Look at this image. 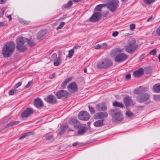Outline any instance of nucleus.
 I'll list each match as a JSON object with an SVG mask.
<instances>
[{
	"instance_id": "f257e3e1",
	"label": "nucleus",
	"mask_w": 160,
	"mask_h": 160,
	"mask_svg": "<svg viewBox=\"0 0 160 160\" xmlns=\"http://www.w3.org/2000/svg\"><path fill=\"white\" fill-rule=\"evenodd\" d=\"M147 90V88L144 87H139L138 88L134 89L133 92L138 95L136 97L137 100L140 103H145V104L149 103V102H147L150 98V96L148 93H145Z\"/></svg>"
},
{
	"instance_id": "f03ea898",
	"label": "nucleus",
	"mask_w": 160,
	"mask_h": 160,
	"mask_svg": "<svg viewBox=\"0 0 160 160\" xmlns=\"http://www.w3.org/2000/svg\"><path fill=\"white\" fill-rule=\"evenodd\" d=\"M15 44L13 42L7 43L3 47L2 53L4 58H8L14 52L15 48Z\"/></svg>"
},
{
	"instance_id": "7ed1b4c3",
	"label": "nucleus",
	"mask_w": 160,
	"mask_h": 160,
	"mask_svg": "<svg viewBox=\"0 0 160 160\" xmlns=\"http://www.w3.org/2000/svg\"><path fill=\"white\" fill-rule=\"evenodd\" d=\"M136 42V39L134 38L129 39L127 44L125 47L126 51L129 53H133L138 48V45Z\"/></svg>"
},
{
	"instance_id": "20e7f679",
	"label": "nucleus",
	"mask_w": 160,
	"mask_h": 160,
	"mask_svg": "<svg viewBox=\"0 0 160 160\" xmlns=\"http://www.w3.org/2000/svg\"><path fill=\"white\" fill-rule=\"evenodd\" d=\"M25 37H20L17 39L16 48L17 50L21 52H24L27 49L26 45H24L25 40Z\"/></svg>"
},
{
	"instance_id": "39448f33",
	"label": "nucleus",
	"mask_w": 160,
	"mask_h": 160,
	"mask_svg": "<svg viewBox=\"0 0 160 160\" xmlns=\"http://www.w3.org/2000/svg\"><path fill=\"white\" fill-rule=\"evenodd\" d=\"M109 113L112 118L116 120L121 121L123 120L121 111L118 109H112L109 111Z\"/></svg>"
},
{
	"instance_id": "423d86ee",
	"label": "nucleus",
	"mask_w": 160,
	"mask_h": 160,
	"mask_svg": "<svg viewBox=\"0 0 160 160\" xmlns=\"http://www.w3.org/2000/svg\"><path fill=\"white\" fill-rule=\"evenodd\" d=\"M112 63L111 60L105 59L98 62L97 67L100 69H106L112 66Z\"/></svg>"
},
{
	"instance_id": "0eeeda50",
	"label": "nucleus",
	"mask_w": 160,
	"mask_h": 160,
	"mask_svg": "<svg viewBox=\"0 0 160 160\" xmlns=\"http://www.w3.org/2000/svg\"><path fill=\"white\" fill-rule=\"evenodd\" d=\"M71 121H72V122H75L77 123V125H74V128L78 129L77 132L78 135H82L85 133L87 131V129L85 127L79 123L78 120L72 119Z\"/></svg>"
},
{
	"instance_id": "6e6552de",
	"label": "nucleus",
	"mask_w": 160,
	"mask_h": 160,
	"mask_svg": "<svg viewBox=\"0 0 160 160\" xmlns=\"http://www.w3.org/2000/svg\"><path fill=\"white\" fill-rule=\"evenodd\" d=\"M90 117V114L85 111L80 112L78 115V119L82 120L87 121L89 119Z\"/></svg>"
},
{
	"instance_id": "1a4fd4ad",
	"label": "nucleus",
	"mask_w": 160,
	"mask_h": 160,
	"mask_svg": "<svg viewBox=\"0 0 160 160\" xmlns=\"http://www.w3.org/2000/svg\"><path fill=\"white\" fill-rule=\"evenodd\" d=\"M67 88L71 93L76 92L78 90L77 84L74 82L70 83L67 86Z\"/></svg>"
},
{
	"instance_id": "9d476101",
	"label": "nucleus",
	"mask_w": 160,
	"mask_h": 160,
	"mask_svg": "<svg viewBox=\"0 0 160 160\" xmlns=\"http://www.w3.org/2000/svg\"><path fill=\"white\" fill-rule=\"evenodd\" d=\"M108 113L103 111L96 113L93 116V118L95 119H102L108 117Z\"/></svg>"
},
{
	"instance_id": "9b49d317",
	"label": "nucleus",
	"mask_w": 160,
	"mask_h": 160,
	"mask_svg": "<svg viewBox=\"0 0 160 160\" xmlns=\"http://www.w3.org/2000/svg\"><path fill=\"white\" fill-rule=\"evenodd\" d=\"M128 58L127 55L124 53H120L115 57V60L116 62H122L124 61Z\"/></svg>"
},
{
	"instance_id": "f8f14e48",
	"label": "nucleus",
	"mask_w": 160,
	"mask_h": 160,
	"mask_svg": "<svg viewBox=\"0 0 160 160\" xmlns=\"http://www.w3.org/2000/svg\"><path fill=\"white\" fill-rule=\"evenodd\" d=\"M108 7L112 12H114L117 7V3L116 0H112L108 2Z\"/></svg>"
},
{
	"instance_id": "ddd939ff",
	"label": "nucleus",
	"mask_w": 160,
	"mask_h": 160,
	"mask_svg": "<svg viewBox=\"0 0 160 160\" xmlns=\"http://www.w3.org/2000/svg\"><path fill=\"white\" fill-rule=\"evenodd\" d=\"M97 111H105L107 110V107L105 102H101L96 104L95 107Z\"/></svg>"
},
{
	"instance_id": "4468645a",
	"label": "nucleus",
	"mask_w": 160,
	"mask_h": 160,
	"mask_svg": "<svg viewBox=\"0 0 160 160\" xmlns=\"http://www.w3.org/2000/svg\"><path fill=\"white\" fill-rule=\"evenodd\" d=\"M68 94V92L64 90H61L58 91L56 92L55 95L58 99H61L62 98L67 97Z\"/></svg>"
},
{
	"instance_id": "2eb2a0df",
	"label": "nucleus",
	"mask_w": 160,
	"mask_h": 160,
	"mask_svg": "<svg viewBox=\"0 0 160 160\" xmlns=\"http://www.w3.org/2000/svg\"><path fill=\"white\" fill-rule=\"evenodd\" d=\"M33 113V111L32 108H27L22 112L21 116L23 118H26Z\"/></svg>"
},
{
	"instance_id": "dca6fc26",
	"label": "nucleus",
	"mask_w": 160,
	"mask_h": 160,
	"mask_svg": "<svg viewBox=\"0 0 160 160\" xmlns=\"http://www.w3.org/2000/svg\"><path fill=\"white\" fill-rule=\"evenodd\" d=\"M101 16V14L99 12H95L89 18V20L91 22H96L99 20V18Z\"/></svg>"
},
{
	"instance_id": "f3484780",
	"label": "nucleus",
	"mask_w": 160,
	"mask_h": 160,
	"mask_svg": "<svg viewBox=\"0 0 160 160\" xmlns=\"http://www.w3.org/2000/svg\"><path fill=\"white\" fill-rule=\"evenodd\" d=\"M45 100L51 104H55L57 102V100L55 97L53 95H48L46 98H44Z\"/></svg>"
},
{
	"instance_id": "a211bd4d",
	"label": "nucleus",
	"mask_w": 160,
	"mask_h": 160,
	"mask_svg": "<svg viewBox=\"0 0 160 160\" xmlns=\"http://www.w3.org/2000/svg\"><path fill=\"white\" fill-rule=\"evenodd\" d=\"M34 105L37 108L42 107L44 106L43 101L39 98H35L34 101Z\"/></svg>"
},
{
	"instance_id": "6ab92c4d",
	"label": "nucleus",
	"mask_w": 160,
	"mask_h": 160,
	"mask_svg": "<svg viewBox=\"0 0 160 160\" xmlns=\"http://www.w3.org/2000/svg\"><path fill=\"white\" fill-rule=\"evenodd\" d=\"M144 74V69L140 68L137 70H135L133 73V76L135 77H138L143 75Z\"/></svg>"
},
{
	"instance_id": "aec40b11",
	"label": "nucleus",
	"mask_w": 160,
	"mask_h": 160,
	"mask_svg": "<svg viewBox=\"0 0 160 160\" xmlns=\"http://www.w3.org/2000/svg\"><path fill=\"white\" fill-rule=\"evenodd\" d=\"M123 102L126 107H128L132 102L131 98L129 96L125 97L123 99Z\"/></svg>"
},
{
	"instance_id": "412c9836",
	"label": "nucleus",
	"mask_w": 160,
	"mask_h": 160,
	"mask_svg": "<svg viewBox=\"0 0 160 160\" xmlns=\"http://www.w3.org/2000/svg\"><path fill=\"white\" fill-rule=\"evenodd\" d=\"M104 119H100L95 121L93 123L94 126L96 127H100L103 125Z\"/></svg>"
},
{
	"instance_id": "4be33fe9",
	"label": "nucleus",
	"mask_w": 160,
	"mask_h": 160,
	"mask_svg": "<svg viewBox=\"0 0 160 160\" xmlns=\"http://www.w3.org/2000/svg\"><path fill=\"white\" fill-rule=\"evenodd\" d=\"M20 122V121H13L11 122H10L6 125L4 128L2 129V130H4L5 129V128L12 126H13L14 125H17L18 124V123Z\"/></svg>"
},
{
	"instance_id": "5701e85b",
	"label": "nucleus",
	"mask_w": 160,
	"mask_h": 160,
	"mask_svg": "<svg viewBox=\"0 0 160 160\" xmlns=\"http://www.w3.org/2000/svg\"><path fill=\"white\" fill-rule=\"evenodd\" d=\"M46 34V32L45 31L42 30L39 32L38 34L37 38L38 39L42 40L43 37L45 36Z\"/></svg>"
},
{
	"instance_id": "b1692460",
	"label": "nucleus",
	"mask_w": 160,
	"mask_h": 160,
	"mask_svg": "<svg viewBox=\"0 0 160 160\" xmlns=\"http://www.w3.org/2000/svg\"><path fill=\"white\" fill-rule=\"evenodd\" d=\"M153 90L156 92H160V83L155 84L152 87Z\"/></svg>"
},
{
	"instance_id": "393cba45",
	"label": "nucleus",
	"mask_w": 160,
	"mask_h": 160,
	"mask_svg": "<svg viewBox=\"0 0 160 160\" xmlns=\"http://www.w3.org/2000/svg\"><path fill=\"white\" fill-rule=\"evenodd\" d=\"M25 38L26 39L25 40V42H27V44L30 47H32L35 45V43L33 41H31L30 39L26 38Z\"/></svg>"
},
{
	"instance_id": "a878e982",
	"label": "nucleus",
	"mask_w": 160,
	"mask_h": 160,
	"mask_svg": "<svg viewBox=\"0 0 160 160\" xmlns=\"http://www.w3.org/2000/svg\"><path fill=\"white\" fill-rule=\"evenodd\" d=\"M113 105L114 107L122 108L123 107V105L120 102L117 101H114L113 103Z\"/></svg>"
},
{
	"instance_id": "bb28decb",
	"label": "nucleus",
	"mask_w": 160,
	"mask_h": 160,
	"mask_svg": "<svg viewBox=\"0 0 160 160\" xmlns=\"http://www.w3.org/2000/svg\"><path fill=\"white\" fill-rule=\"evenodd\" d=\"M106 6L105 4H102L97 5L95 8V10L97 11H101L102 8Z\"/></svg>"
},
{
	"instance_id": "cd10ccee",
	"label": "nucleus",
	"mask_w": 160,
	"mask_h": 160,
	"mask_svg": "<svg viewBox=\"0 0 160 160\" xmlns=\"http://www.w3.org/2000/svg\"><path fill=\"white\" fill-rule=\"evenodd\" d=\"M45 138L48 140L52 141L53 140V135L50 133H47L45 136Z\"/></svg>"
},
{
	"instance_id": "c85d7f7f",
	"label": "nucleus",
	"mask_w": 160,
	"mask_h": 160,
	"mask_svg": "<svg viewBox=\"0 0 160 160\" xmlns=\"http://www.w3.org/2000/svg\"><path fill=\"white\" fill-rule=\"evenodd\" d=\"M66 128V126L65 125H63L60 127V130L58 132V134L61 135L63 134L65 132Z\"/></svg>"
},
{
	"instance_id": "c756f323",
	"label": "nucleus",
	"mask_w": 160,
	"mask_h": 160,
	"mask_svg": "<svg viewBox=\"0 0 160 160\" xmlns=\"http://www.w3.org/2000/svg\"><path fill=\"white\" fill-rule=\"evenodd\" d=\"M32 134V132H29L23 134L19 138V139H22Z\"/></svg>"
},
{
	"instance_id": "7c9ffc66",
	"label": "nucleus",
	"mask_w": 160,
	"mask_h": 160,
	"mask_svg": "<svg viewBox=\"0 0 160 160\" xmlns=\"http://www.w3.org/2000/svg\"><path fill=\"white\" fill-rule=\"evenodd\" d=\"M61 58L60 57H58L56 60H54V61L53 64L54 66H58L61 64Z\"/></svg>"
},
{
	"instance_id": "2f4dec72",
	"label": "nucleus",
	"mask_w": 160,
	"mask_h": 160,
	"mask_svg": "<svg viewBox=\"0 0 160 160\" xmlns=\"http://www.w3.org/2000/svg\"><path fill=\"white\" fill-rule=\"evenodd\" d=\"M72 1L71 0H70L66 4H64L63 7L65 8H68L71 6L72 5Z\"/></svg>"
},
{
	"instance_id": "473e14b6",
	"label": "nucleus",
	"mask_w": 160,
	"mask_h": 160,
	"mask_svg": "<svg viewBox=\"0 0 160 160\" xmlns=\"http://www.w3.org/2000/svg\"><path fill=\"white\" fill-rule=\"evenodd\" d=\"M18 20L20 23L23 24L28 25L29 23L28 22L25 21L20 18H18Z\"/></svg>"
},
{
	"instance_id": "72a5a7b5",
	"label": "nucleus",
	"mask_w": 160,
	"mask_h": 160,
	"mask_svg": "<svg viewBox=\"0 0 160 160\" xmlns=\"http://www.w3.org/2000/svg\"><path fill=\"white\" fill-rule=\"evenodd\" d=\"M88 108L89 111L91 114H94L95 113V110L93 107L91 106L90 105H89L88 106Z\"/></svg>"
},
{
	"instance_id": "f704fd0d",
	"label": "nucleus",
	"mask_w": 160,
	"mask_h": 160,
	"mask_svg": "<svg viewBox=\"0 0 160 160\" xmlns=\"http://www.w3.org/2000/svg\"><path fill=\"white\" fill-rule=\"evenodd\" d=\"M152 71L151 68L148 67L146 68L145 69V72L146 74H151L152 73Z\"/></svg>"
},
{
	"instance_id": "c9c22d12",
	"label": "nucleus",
	"mask_w": 160,
	"mask_h": 160,
	"mask_svg": "<svg viewBox=\"0 0 160 160\" xmlns=\"http://www.w3.org/2000/svg\"><path fill=\"white\" fill-rule=\"evenodd\" d=\"M74 52V50L73 49H71L68 51V57L69 58H71Z\"/></svg>"
},
{
	"instance_id": "e433bc0d",
	"label": "nucleus",
	"mask_w": 160,
	"mask_h": 160,
	"mask_svg": "<svg viewBox=\"0 0 160 160\" xmlns=\"http://www.w3.org/2000/svg\"><path fill=\"white\" fill-rule=\"evenodd\" d=\"M144 2L147 4L149 5L153 2L155 0H143Z\"/></svg>"
},
{
	"instance_id": "4c0bfd02",
	"label": "nucleus",
	"mask_w": 160,
	"mask_h": 160,
	"mask_svg": "<svg viewBox=\"0 0 160 160\" xmlns=\"http://www.w3.org/2000/svg\"><path fill=\"white\" fill-rule=\"evenodd\" d=\"M153 99L156 101H160V95H154Z\"/></svg>"
},
{
	"instance_id": "58836bf2",
	"label": "nucleus",
	"mask_w": 160,
	"mask_h": 160,
	"mask_svg": "<svg viewBox=\"0 0 160 160\" xmlns=\"http://www.w3.org/2000/svg\"><path fill=\"white\" fill-rule=\"evenodd\" d=\"M57 59V54L56 53H53L52 54L51 57V59L52 61L56 60Z\"/></svg>"
},
{
	"instance_id": "ea45409f",
	"label": "nucleus",
	"mask_w": 160,
	"mask_h": 160,
	"mask_svg": "<svg viewBox=\"0 0 160 160\" xmlns=\"http://www.w3.org/2000/svg\"><path fill=\"white\" fill-rule=\"evenodd\" d=\"M65 24V22H62L59 24V26L57 28V29L58 30L59 29L62 28L63 27Z\"/></svg>"
},
{
	"instance_id": "a19ab883",
	"label": "nucleus",
	"mask_w": 160,
	"mask_h": 160,
	"mask_svg": "<svg viewBox=\"0 0 160 160\" xmlns=\"http://www.w3.org/2000/svg\"><path fill=\"white\" fill-rule=\"evenodd\" d=\"M126 114H127V116L129 118H130L134 115L133 113L131 112L130 111H127L126 112Z\"/></svg>"
},
{
	"instance_id": "79ce46f5",
	"label": "nucleus",
	"mask_w": 160,
	"mask_h": 160,
	"mask_svg": "<svg viewBox=\"0 0 160 160\" xmlns=\"http://www.w3.org/2000/svg\"><path fill=\"white\" fill-rule=\"evenodd\" d=\"M72 79V77H69L68 78H66L64 80V81L66 83H68L69 82L71 81Z\"/></svg>"
},
{
	"instance_id": "37998d69",
	"label": "nucleus",
	"mask_w": 160,
	"mask_h": 160,
	"mask_svg": "<svg viewBox=\"0 0 160 160\" xmlns=\"http://www.w3.org/2000/svg\"><path fill=\"white\" fill-rule=\"evenodd\" d=\"M156 51L155 49H153L150 51L149 54L150 55H154L156 54Z\"/></svg>"
},
{
	"instance_id": "c03bdc74",
	"label": "nucleus",
	"mask_w": 160,
	"mask_h": 160,
	"mask_svg": "<svg viewBox=\"0 0 160 160\" xmlns=\"http://www.w3.org/2000/svg\"><path fill=\"white\" fill-rule=\"evenodd\" d=\"M156 32L158 36H160V26L157 28Z\"/></svg>"
},
{
	"instance_id": "a18cd8bd",
	"label": "nucleus",
	"mask_w": 160,
	"mask_h": 160,
	"mask_svg": "<svg viewBox=\"0 0 160 160\" xmlns=\"http://www.w3.org/2000/svg\"><path fill=\"white\" fill-rule=\"evenodd\" d=\"M67 83H66L64 81L62 82V83L61 87L62 89H65L66 88V84Z\"/></svg>"
},
{
	"instance_id": "49530a36",
	"label": "nucleus",
	"mask_w": 160,
	"mask_h": 160,
	"mask_svg": "<svg viewBox=\"0 0 160 160\" xmlns=\"http://www.w3.org/2000/svg\"><path fill=\"white\" fill-rule=\"evenodd\" d=\"M16 91L15 90L11 89L9 91L8 94L10 95H12L14 94V93Z\"/></svg>"
},
{
	"instance_id": "de8ad7c7",
	"label": "nucleus",
	"mask_w": 160,
	"mask_h": 160,
	"mask_svg": "<svg viewBox=\"0 0 160 160\" xmlns=\"http://www.w3.org/2000/svg\"><path fill=\"white\" fill-rule=\"evenodd\" d=\"M21 84L22 83L21 82H18L14 86V88L16 89L18 88L21 85Z\"/></svg>"
},
{
	"instance_id": "09e8293b",
	"label": "nucleus",
	"mask_w": 160,
	"mask_h": 160,
	"mask_svg": "<svg viewBox=\"0 0 160 160\" xmlns=\"http://www.w3.org/2000/svg\"><path fill=\"white\" fill-rule=\"evenodd\" d=\"M80 146V143L78 142H76L72 144V146L73 147H75L76 146L79 147Z\"/></svg>"
},
{
	"instance_id": "8fccbe9b",
	"label": "nucleus",
	"mask_w": 160,
	"mask_h": 160,
	"mask_svg": "<svg viewBox=\"0 0 160 160\" xmlns=\"http://www.w3.org/2000/svg\"><path fill=\"white\" fill-rule=\"evenodd\" d=\"M135 28V25L134 23L131 24L130 25V30H133Z\"/></svg>"
},
{
	"instance_id": "3c124183",
	"label": "nucleus",
	"mask_w": 160,
	"mask_h": 160,
	"mask_svg": "<svg viewBox=\"0 0 160 160\" xmlns=\"http://www.w3.org/2000/svg\"><path fill=\"white\" fill-rule=\"evenodd\" d=\"M119 34V33L117 31H114L112 33V36L114 37L117 36Z\"/></svg>"
},
{
	"instance_id": "603ef678",
	"label": "nucleus",
	"mask_w": 160,
	"mask_h": 160,
	"mask_svg": "<svg viewBox=\"0 0 160 160\" xmlns=\"http://www.w3.org/2000/svg\"><path fill=\"white\" fill-rule=\"evenodd\" d=\"M131 79V75L130 74H128L125 77V79L126 80H128Z\"/></svg>"
},
{
	"instance_id": "864d4df0",
	"label": "nucleus",
	"mask_w": 160,
	"mask_h": 160,
	"mask_svg": "<svg viewBox=\"0 0 160 160\" xmlns=\"http://www.w3.org/2000/svg\"><path fill=\"white\" fill-rule=\"evenodd\" d=\"M95 48L97 49H99L102 48V45H100L99 44H98L96 45L95 46Z\"/></svg>"
},
{
	"instance_id": "5fc2aeb1",
	"label": "nucleus",
	"mask_w": 160,
	"mask_h": 160,
	"mask_svg": "<svg viewBox=\"0 0 160 160\" xmlns=\"http://www.w3.org/2000/svg\"><path fill=\"white\" fill-rule=\"evenodd\" d=\"M101 45L102 48H106L108 46L107 44L105 43H103V44H101Z\"/></svg>"
},
{
	"instance_id": "6e6d98bb",
	"label": "nucleus",
	"mask_w": 160,
	"mask_h": 160,
	"mask_svg": "<svg viewBox=\"0 0 160 160\" xmlns=\"http://www.w3.org/2000/svg\"><path fill=\"white\" fill-rule=\"evenodd\" d=\"M31 82L29 81L28 82V83L25 86V88H29L30 85H31Z\"/></svg>"
},
{
	"instance_id": "4d7b16f0",
	"label": "nucleus",
	"mask_w": 160,
	"mask_h": 160,
	"mask_svg": "<svg viewBox=\"0 0 160 160\" xmlns=\"http://www.w3.org/2000/svg\"><path fill=\"white\" fill-rule=\"evenodd\" d=\"M4 10L3 9H2L1 11L0 12V17H1L4 14Z\"/></svg>"
},
{
	"instance_id": "13d9d810",
	"label": "nucleus",
	"mask_w": 160,
	"mask_h": 160,
	"mask_svg": "<svg viewBox=\"0 0 160 160\" xmlns=\"http://www.w3.org/2000/svg\"><path fill=\"white\" fill-rule=\"evenodd\" d=\"M6 2V0H0V4H2Z\"/></svg>"
},
{
	"instance_id": "bf43d9fd",
	"label": "nucleus",
	"mask_w": 160,
	"mask_h": 160,
	"mask_svg": "<svg viewBox=\"0 0 160 160\" xmlns=\"http://www.w3.org/2000/svg\"><path fill=\"white\" fill-rule=\"evenodd\" d=\"M75 3H77L81 1V0H72Z\"/></svg>"
},
{
	"instance_id": "052dcab7",
	"label": "nucleus",
	"mask_w": 160,
	"mask_h": 160,
	"mask_svg": "<svg viewBox=\"0 0 160 160\" xmlns=\"http://www.w3.org/2000/svg\"><path fill=\"white\" fill-rule=\"evenodd\" d=\"M4 26V23L3 22H0V28L1 27Z\"/></svg>"
},
{
	"instance_id": "680f3d73",
	"label": "nucleus",
	"mask_w": 160,
	"mask_h": 160,
	"mask_svg": "<svg viewBox=\"0 0 160 160\" xmlns=\"http://www.w3.org/2000/svg\"><path fill=\"white\" fill-rule=\"evenodd\" d=\"M7 17L8 18H9V21L11 20L12 19V18L11 15H8L7 16Z\"/></svg>"
},
{
	"instance_id": "e2e57ef3",
	"label": "nucleus",
	"mask_w": 160,
	"mask_h": 160,
	"mask_svg": "<svg viewBox=\"0 0 160 160\" xmlns=\"http://www.w3.org/2000/svg\"><path fill=\"white\" fill-rule=\"evenodd\" d=\"M55 77V73H53L52 74L51 76L50 77V78H53Z\"/></svg>"
},
{
	"instance_id": "0e129e2a",
	"label": "nucleus",
	"mask_w": 160,
	"mask_h": 160,
	"mask_svg": "<svg viewBox=\"0 0 160 160\" xmlns=\"http://www.w3.org/2000/svg\"><path fill=\"white\" fill-rule=\"evenodd\" d=\"M152 18V17H150L149 18H148L147 20V22H149V20L151 19Z\"/></svg>"
},
{
	"instance_id": "69168bd1",
	"label": "nucleus",
	"mask_w": 160,
	"mask_h": 160,
	"mask_svg": "<svg viewBox=\"0 0 160 160\" xmlns=\"http://www.w3.org/2000/svg\"><path fill=\"white\" fill-rule=\"evenodd\" d=\"M87 71V70L86 68H84V72H85V73Z\"/></svg>"
},
{
	"instance_id": "338daca9",
	"label": "nucleus",
	"mask_w": 160,
	"mask_h": 160,
	"mask_svg": "<svg viewBox=\"0 0 160 160\" xmlns=\"http://www.w3.org/2000/svg\"><path fill=\"white\" fill-rule=\"evenodd\" d=\"M158 58L159 59V62H160V53L158 55Z\"/></svg>"
},
{
	"instance_id": "774afa93",
	"label": "nucleus",
	"mask_w": 160,
	"mask_h": 160,
	"mask_svg": "<svg viewBox=\"0 0 160 160\" xmlns=\"http://www.w3.org/2000/svg\"><path fill=\"white\" fill-rule=\"evenodd\" d=\"M10 118H8V120H10Z\"/></svg>"
}]
</instances>
